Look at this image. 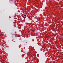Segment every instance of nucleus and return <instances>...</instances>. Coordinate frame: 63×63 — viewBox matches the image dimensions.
I'll use <instances>...</instances> for the list:
<instances>
[{
  "instance_id": "obj_1",
  "label": "nucleus",
  "mask_w": 63,
  "mask_h": 63,
  "mask_svg": "<svg viewBox=\"0 0 63 63\" xmlns=\"http://www.w3.org/2000/svg\"><path fill=\"white\" fill-rule=\"evenodd\" d=\"M24 16H26V15L25 14V15H24Z\"/></svg>"
},
{
  "instance_id": "obj_2",
  "label": "nucleus",
  "mask_w": 63,
  "mask_h": 63,
  "mask_svg": "<svg viewBox=\"0 0 63 63\" xmlns=\"http://www.w3.org/2000/svg\"><path fill=\"white\" fill-rule=\"evenodd\" d=\"M32 31V32H33L34 31Z\"/></svg>"
}]
</instances>
